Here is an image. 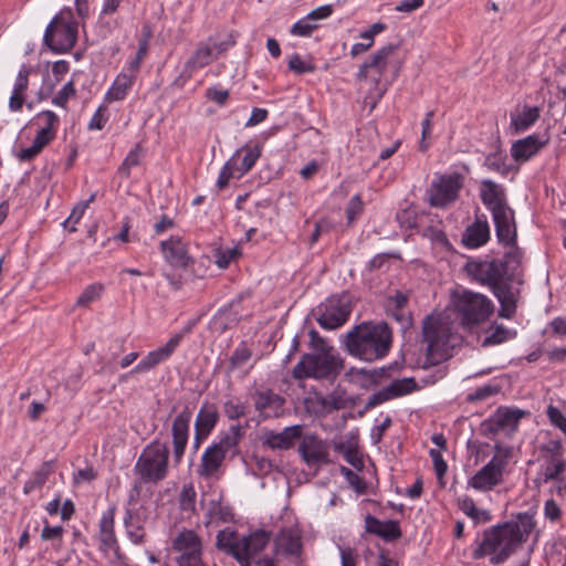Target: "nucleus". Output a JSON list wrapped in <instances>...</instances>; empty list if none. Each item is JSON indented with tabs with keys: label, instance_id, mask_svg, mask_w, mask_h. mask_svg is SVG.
<instances>
[{
	"label": "nucleus",
	"instance_id": "1",
	"mask_svg": "<svg viewBox=\"0 0 566 566\" xmlns=\"http://www.w3.org/2000/svg\"><path fill=\"white\" fill-rule=\"evenodd\" d=\"M535 526L533 513H518L515 520L484 530L472 556L474 559L489 557L493 565L503 564L523 546Z\"/></svg>",
	"mask_w": 566,
	"mask_h": 566
},
{
	"label": "nucleus",
	"instance_id": "2",
	"mask_svg": "<svg viewBox=\"0 0 566 566\" xmlns=\"http://www.w3.org/2000/svg\"><path fill=\"white\" fill-rule=\"evenodd\" d=\"M391 345L392 332L385 322H363L344 336L346 352L368 363L385 358Z\"/></svg>",
	"mask_w": 566,
	"mask_h": 566
},
{
	"label": "nucleus",
	"instance_id": "3",
	"mask_svg": "<svg viewBox=\"0 0 566 566\" xmlns=\"http://www.w3.org/2000/svg\"><path fill=\"white\" fill-rule=\"evenodd\" d=\"M310 337L313 353L302 356L294 366L292 376L298 380L335 378L343 368V359L315 329L310 332Z\"/></svg>",
	"mask_w": 566,
	"mask_h": 566
},
{
	"label": "nucleus",
	"instance_id": "4",
	"mask_svg": "<svg viewBox=\"0 0 566 566\" xmlns=\"http://www.w3.org/2000/svg\"><path fill=\"white\" fill-rule=\"evenodd\" d=\"M510 245L503 260H469L465 263L468 275L482 285H488L491 291L504 283L511 281L522 260V251L513 243Z\"/></svg>",
	"mask_w": 566,
	"mask_h": 566
},
{
	"label": "nucleus",
	"instance_id": "5",
	"mask_svg": "<svg viewBox=\"0 0 566 566\" xmlns=\"http://www.w3.org/2000/svg\"><path fill=\"white\" fill-rule=\"evenodd\" d=\"M422 334L427 344L428 358L432 364L450 357L451 350L459 340L455 325L451 315L447 313L427 316L422 323Z\"/></svg>",
	"mask_w": 566,
	"mask_h": 566
},
{
	"label": "nucleus",
	"instance_id": "6",
	"mask_svg": "<svg viewBox=\"0 0 566 566\" xmlns=\"http://www.w3.org/2000/svg\"><path fill=\"white\" fill-rule=\"evenodd\" d=\"M480 196L482 202L492 212L499 241L501 243L516 241L514 212L506 203L503 188L492 180H483Z\"/></svg>",
	"mask_w": 566,
	"mask_h": 566
},
{
	"label": "nucleus",
	"instance_id": "7",
	"mask_svg": "<svg viewBox=\"0 0 566 566\" xmlns=\"http://www.w3.org/2000/svg\"><path fill=\"white\" fill-rule=\"evenodd\" d=\"M451 306L460 324L465 328H473L484 323L494 311V305L489 297L469 290L452 293Z\"/></svg>",
	"mask_w": 566,
	"mask_h": 566
},
{
	"label": "nucleus",
	"instance_id": "8",
	"mask_svg": "<svg viewBox=\"0 0 566 566\" xmlns=\"http://www.w3.org/2000/svg\"><path fill=\"white\" fill-rule=\"evenodd\" d=\"M169 449L166 443L154 440L147 444L139 454L134 471L139 482L144 484H158L169 473Z\"/></svg>",
	"mask_w": 566,
	"mask_h": 566
},
{
	"label": "nucleus",
	"instance_id": "9",
	"mask_svg": "<svg viewBox=\"0 0 566 566\" xmlns=\"http://www.w3.org/2000/svg\"><path fill=\"white\" fill-rule=\"evenodd\" d=\"M77 21L70 8H63L48 24L43 43L54 53H66L76 44Z\"/></svg>",
	"mask_w": 566,
	"mask_h": 566
},
{
	"label": "nucleus",
	"instance_id": "10",
	"mask_svg": "<svg viewBox=\"0 0 566 566\" xmlns=\"http://www.w3.org/2000/svg\"><path fill=\"white\" fill-rule=\"evenodd\" d=\"M494 449L495 453L490 462L468 481L469 488L485 492L503 483V473L512 458L513 448L496 444Z\"/></svg>",
	"mask_w": 566,
	"mask_h": 566
},
{
	"label": "nucleus",
	"instance_id": "11",
	"mask_svg": "<svg viewBox=\"0 0 566 566\" xmlns=\"http://www.w3.org/2000/svg\"><path fill=\"white\" fill-rule=\"evenodd\" d=\"M274 553L289 562L300 565L303 562V532L297 523L281 527L273 539Z\"/></svg>",
	"mask_w": 566,
	"mask_h": 566
},
{
	"label": "nucleus",
	"instance_id": "12",
	"mask_svg": "<svg viewBox=\"0 0 566 566\" xmlns=\"http://www.w3.org/2000/svg\"><path fill=\"white\" fill-rule=\"evenodd\" d=\"M463 187V177L453 172L440 175L432 182L428 190L429 205L434 208H446L458 199Z\"/></svg>",
	"mask_w": 566,
	"mask_h": 566
},
{
	"label": "nucleus",
	"instance_id": "13",
	"mask_svg": "<svg viewBox=\"0 0 566 566\" xmlns=\"http://www.w3.org/2000/svg\"><path fill=\"white\" fill-rule=\"evenodd\" d=\"M179 566H206L201 560V541L192 530H182L172 541Z\"/></svg>",
	"mask_w": 566,
	"mask_h": 566
},
{
	"label": "nucleus",
	"instance_id": "14",
	"mask_svg": "<svg viewBox=\"0 0 566 566\" xmlns=\"http://www.w3.org/2000/svg\"><path fill=\"white\" fill-rule=\"evenodd\" d=\"M317 322L325 329H336L344 325L352 312L349 302L346 298L333 296L322 305Z\"/></svg>",
	"mask_w": 566,
	"mask_h": 566
},
{
	"label": "nucleus",
	"instance_id": "15",
	"mask_svg": "<svg viewBox=\"0 0 566 566\" xmlns=\"http://www.w3.org/2000/svg\"><path fill=\"white\" fill-rule=\"evenodd\" d=\"M525 411L517 408H499L492 417L483 422L485 432L511 436L518 427L520 420L525 416Z\"/></svg>",
	"mask_w": 566,
	"mask_h": 566
},
{
	"label": "nucleus",
	"instance_id": "16",
	"mask_svg": "<svg viewBox=\"0 0 566 566\" xmlns=\"http://www.w3.org/2000/svg\"><path fill=\"white\" fill-rule=\"evenodd\" d=\"M190 331L187 327L185 332L174 335L164 346L149 352L130 371V374H144L154 369L159 364L166 361L176 348L179 346L184 335Z\"/></svg>",
	"mask_w": 566,
	"mask_h": 566
},
{
	"label": "nucleus",
	"instance_id": "17",
	"mask_svg": "<svg viewBox=\"0 0 566 566\" xmlns=\"http://www.w3.org/2000/svg\"><path fill=\"white\" fill-rule=\"evenodd\" d=\"M298 453L307 467H321L329 462L328 444L316 434H306L298 444Z\"/></svg>",
	"mask_w": 566,
	"mask_h": 566
},
{
	"label": "nucleus",
	"instance_id": "18",
	"mask_svg": "<svg viewBox=\"0 0 566 566\" xmlns=\"http://www.w3.org/2000/svg\"><path fill=\"white\" fill-rule=\"evenodd\" d=\"M398 50V45L394 43H389L384 45L379 50H377L369 59V61L365 62L360 65L359 71L357 73L358 80H366L369 73L374 72L376 76L373 77V81L378 85L381 76L384 75L387 66L389 64L390 57Z\"/></svg>",
	"mask_w": 566,
	"mask_h": 566
},
{
	"label": "nucleus",
	"instance_id": "19",
	"mask_svg": "<svg viewBox=\"0 0 566 566\" xmlns=\"http://www.w3.org/2000/svg\"><path fill=\"white\" fill-rule=\"evenodd\" d=\"M191 411L186 407L172 421V458L176 465L181 462L189 439Z\"/></svg>",
	"mask_w": 566,
	"mask_h": 566
},
{
	"label": "nucleus",
	"instance_id": "20",
	"mask_svg": "<svg viewBox=\"0 0 566 566\" xmlns=\"http://www.w3.org/2000/svg\"><path fill=\"white\" fill-rule=\"evenodd\" d=\"M223 50V43H217L212 39H209L207 42H200L191 56L186 61L184 73L190 77L195 71L209 65L217 59L216 51L221 52Z\"/></svg>",
	"mask_w": 566,
	"mask_h": 566
},
{
	"label": "nucleus",
	"instance_id": "21",
	"mask_svg": "<svg viewBox=\"0 0 566 566\" xmlns=\"http://www.w3.org/2000/svg\"><path fill=\"white\" fill-rule=\"evenodd\" d=\"M303 436V426L294 424L285 427L282 431H264L261 440L262 444L271 450H290L295 442Z\"/></svg>",
	"mask_w": 566,
	"mask_h": 566
},
{
	"label": "nucleus",
	"instance_id": "22",
	"mask_svg": "<svg viewBox=\"0 0 566 566\" xmlns=\"http://www.w3.org/2000/svg\"><path fill=\"white\" fill-rule=\"evenodd\" d=\"M269 542L270 536L264 531L242 536L238 557L240 566H251L252 560L266 547Z\"/></svg>",
	"mask_w": 566,
	"mask_h": 566
},
{
	"label": "nucleus",
	"instance_id": "23",
	"mask_svg": "<svg viewBox=\"0 0 566 566\" xmlns=\"http://www.w3.org/2000/svg\"><path fill=\"white\" fill-rule=\"evenodd\" d=\"M285 399L280 395L266 390L255 396L254 406L263 418H280L284 415Z\"/></svg>",
	"mask_w": 566,
	"mask_h": 566
},
{
	"label": "nucleus",
	"instance_id": "24",
	"mask_svg": "<svg viewBox=\"0 0 566 566\" xmlns=\"http://www.w3.org/2000/svg\"><path fill=\"white\" fill-rule=\"evenodd\" d=\"M160 249L165 260L172 266L186 268L190 261L186 244L178 237H171L160 242Z\"/></svg>",
	"mask_w": 566,
	"mask_h": 566
},
{
	"label": "nucleus",
	"instance_id": "25",
	"mask_svg": "<svg viewBox=\"0 0 566 566\" xmlns=\"http://www.w3.org/2000/svg\"><path fill=\"white\" fill-rule=\"evenodd\" d=\"M366 532L375 534L387 542L396 541L401 536L397 521H380L375 516L367 515L365 518Z\"/></svg>",
	"mask_w": 566,
	"mask_h": 566
},
{
	"label": "nucleus",
	"instance_id": "26",
	"mask_svg": "<svg viewBox=\"0 0 566 566\" xmlns=\"http://www.w3.org/2000/svg\"><path fill=\"white\" fill-rule=\"evenodd\" d=\"M490 239V227L486 220H476L467 227L463 235L462 243L468 248H480L484 245Z\"/></svg>",
	"mask_w": 566,
	"mask_h": 566
},
{
	"label": "nucleus",
	"instance_id": "27",
	"mask_svg": "<svg viewBox=\"0 0 566 566\" xmlns=\"http://www.w3.org/2000/svg\"><path fill=\"white\" fill-rule=\"evenodd\" d=\"M98 539L99 547L104 553L117 551V542L114 533V513L113 511L105 512L98 524Z\"/></svg>",
	"mask_w": 566,
	"mask_h": 566
},
{
	"label": "nucleus",
	"instance_id": "28",
	"mask_svg": "<svg viewBox=\"0 0 566 566\" xmlns=\"http://www.w3.org/2000/svg\"><path fill=\"white\" fill-rule=\"evenodd\" d=\"M544 145L545 143L537 135H530L512 145V157L516 161H526L536 155Z\"/></svg>",
	"mask_w": 566,
	"mask_h": 566
},
{
	"label": "nucleus",
	"instance_id": "29",
	"mask_svg": "<svg viewBox=\"0 0 566 566\" xmlns=\"http://www.w3.org/2000/svg\"><path fill=\"white\" fill-rule=\"evenodd\" d=\"M136 76L129 72L119 73L106 93L105 99L108 103L123 101L130 91Z\"/></svg>",
	"mask_w": 566,
	"mask_h": 566
},
{
	"label": "nucleus",
	"instance_id": "30",
	"mask_svg": "<svg viewBox=\"0 0 566 566\" xmlns=\"http://www.w3.org/2000/svg\"><path fill=\"white\" fill-rule=\"evenodd\" d=\"M219 419L217 406L214 403L206 402L201 406L197 416L195 428L198 433L208 436L216 427Z\"/></svg>",
	"mask_w": 566,
	"mask_h": 566
},
{
	"label": "nucleus",
	"instance_id": "31",
	"mask_svg": "<svg viewBox=\"0 0 566 566\" xmlns=\"http://www.w3.org/2000/svg\"><path fill=\"white\" fill-rule=\"evenodd\" d=\"M493 294L500 302V316L511 318L516 311V296L511 286L505 282L492 290Z\"/></svg>",
	"mask_w": 566,
	"mask_h": 566
},
{
	"label": "nucleus",
	"instance_id": "32",
	"mask_svg": "<svg viewBox=\"0 0 566 566\" xmlns=\"http://www.w3.org/2000/svg\"><path fill=\"white\" fill-rule=\"evenodd\" d=\"M224 457L218 452L212 446L208 447L198 468V474L202 478L213 476L222 465Z\"/></svg>",
	"mask_w": 566,
	"mask_h": 566
},
{
	"label": "nucleus",
	"instance_id": "33",
	"mask_svg": "<svg viewBox=\"0 0 566 566\" xmlns=\"http://www.w3.org/2000/svg\"><path fill=\"white\" fill-rule=\"evenodd\" d=\"M243 433V427L239 424L231 426L229 430L219 439V441L212 444V447L226 458L229 452H237L239 441L241 440Z\"/></svg>",
	"mask_w": 566,
	"mask_h": 566
},
{
	"label": "nucleus",
	"instance_id": "34",
	"mask_svg": "<svg viewBox=\"0 0 566 566\" xmlns=\"http://www.w3.org/2000/svg\"><path fill=\"white\" fill-rule=\"evenodd\" d=\"M240 543L241 537L239 536V534L229 527L220 531L217 535L218 548L231 554L237 560L240 552L239 548L241 546Z\"/></svg>",
	"mask_w": 566,
	"mask_h": 566
},
{
	"label": "nucleus",
	"instance_id": "35",
	"mask_svg": "<svg viewBox=\"0 0 566 566\" xmlns=\"http://www.w3.org/2000/svg\"><path fill=\"white\" fill-rule=\"evenodd\" d=\"M539 117L537 107L524 106L518 114L511 115V127L516 132H523L532 126Z\"/></svg>",
	"mask_w": 566,
	"mask_h": 566
},
{
	"label": "nucleus",
	"instance_id": "36",
	"mask_svg": "<svg viewBox=\"0 0 566 566\" xmlns=\"http://www.w3.org/2000/svg\"><path fill=\"white\" fill-rule=\"evenodd\" d=\"M244 151H245V154L241 160V164L238 165L235 163V170L238 172V175H237L238 179L241 178L243 175H245L248 171H250L252 169V167L255 165L256 160L261 156V149L259 146L244 148ZM237 153H238V155L235 156V158L239 156L240 151H237Z\"/></svg>",
	"mask_w": 566,
	"mask_h": 566
},
{
	"label": "nucleus",
	"instance_id": "37",
	"mask_svg": "<svg viewBox=\"0 0 566 566\" xmlns=\"http://www.w3.org/2000/svg\"><path fill=\"white\" fill-rule=\"evenodd\" d=\"M143 157L144 149L139 144H136L119 166L118 174L126 178L129 177L132 168L138 166Z\"/></svg>",
	"mask_w": 566,
	"mask_h": 566
},
{
	"label": "nucleus",
	"instance_id": "38",
	"mask_svg": "<svg viewBox=\"0 0 566 566\" xmlns=\"http://www.w3.org/2000/svg\"><path fill=\"white\" fill-rule=\"evenodd\" d=\"M52 463L51 462H44L39 471L34 473V475L25 482L24 484V492L30 493L31 491L41 488L46 482L49 475L52 472Z\"/></svg>",
	"mask_w": 566,
	"mask_h": 566
},
{
	"label": "nucleus",
	"instance_id": "39",
	"mask_svg": "<svg viewBox=\"0 0 566 566\" xmlns=\"http://www.w3.org/2000/svg\"><path fill=\"white\" fill-rule=\"evenodd\" d=\"M417 388L413 378H402L390 382L387 386V391H390L392 398L400 397L412 392Z\"/></svg>",
	"mask_w": 566,
	"mask_h": 566
},
{
	"label": "nucleus",
	"instance_id": "40",
	"mask_svg": "<svg viewBox=\"0 0 566 566\" xmlns=\"http://www.w3.org/2000/svg\"><path fill=\"white\" fill-rule=\"evenodd\" d=\"M566 470V460L563 459H547V464L544 471V482L557 481Z\"/></svg>",
	"mask_w": 566,
	"mask_h": 566
},
{
	"label": "nucleus",
	"instance_id": "41",
	"mask_svg": "<svg viewBox=\"0 0 566 566\" xmlns=\"http://www.w3.org/2000/svg\"><path fill=\"white\" fill-rule=\"evenodd\" d=\"M247 409V405L235 397H230L223 402V412L231 420L244 417Z\"/></svg>",
	"mask_w": 566,
	"mask_h": 566
},
{
	"label": "nucleus",
	"instance_id": "42",
	"mask_svg": "<svg viewBox=\"0 0 566 566\" xmlns=\"http://www.w3.org/2000/svg\"><path fill=\"white\" fill-rule=\"evenodd\" d=\"M104 291V285L94 283L85 287L76 301L77 306H87L90 303L98 300Z\"/></svg>",
	"mask_w": 566,
	"mask_h": 566
},
{
	"label": "nucleus",
	"instance_id": "43",
	"mask_svg": "<svg viewBox=\"0 0 566 566\" xmlns=\"http://www.w3.org/2000/svg\"><path fill=\"white\" fill-rule=\"evenodd\" d=\"M238 153H235L222 167L218 180H217V187L219 190H222L226 188L232 178H237V170H235V156Z\"/></svg>",
	"mask_w": 566,
	"mask_h": 566
},
{
	"label": "nucleus",
	"instance_id": "44",
	"mask_svg": "<svg viewBox=\"0 0 566 566\" xmlns=\"http://www.w3.org/2000/svg\"><path fill=\"white\" fill-rule=\"evenodd\" d=\"M147 52H148V38L144 36L143 39L139 40V46H138L135 57L128 63L127 72L137 76V74L140 70L142 62L144 61L145 56L147 55Z\"/></svg>",
	"mask_w": 566,
	"mask_h": 566
},
{
	"label": "nucleus",
	"instance_id": "45",
	"mask_svg": "<svg viewBox=\"0 0 566 566\" xmlns=\"http://www.w3.org/2000/svg\"><path fill=\"white\" fill-rule=\"evenodd\" d=\"M237 322L238 318L230 308L219 311L213 319L214 326L218 327L220 332L231 328Z\"/></svg>",
	"mask_w": 566,
	"mask_h": 566
},
{
	"label": "nucleus",
	"instance_id": "46",
	"mask_svg": "<svg viewBox=\"0 0 566 566\" xmlns=\"http://www.w3.org/2000/svg\"><path fill=\"white\" fill-rule=\"evenodd\" d=\"M289 69L296 74H304L314 72L315 65L311 60H304L295 53L289 60Z\"/></svg>",
	"mask_w": 566,
	"mask_h": 566
},
{
	"label": "nucleus",
	"instance_id": "47",
	"mask_svg": "<svg viewBox=\"0 0 566 566\" xmlns=\"http://www.w3.org/2000/svg\"><path fill=\"white\" fill-rule=\"evenodd\" d=\"M126 530L129 538L134 544H140L145 537L144 527L139 525L138 520L129 516L125 521Z\"/></svg>",
	"mask_w": 566,
	"mask_h": 566
},
{
	"label": "nucleus",
	"instance_id": "48",
	"mask_svg": "<svg viewBox=\"0 0 566 566\" xmlns=\"http://www.w3.org/2000/svg\"><path fill=\"white\" fill-rule=\"evenodd\" d=\"M86 209H87V202L77 203L71 211L70 217L63 222L64 229H66L71 232H75L76 231L75 226L82 219Z\"/></svg>",
	"mask_w": 566,
	"mask_h": 566
},
{
	"label": "nucleus",
	"instance_id": "49",
	"mask_svg": "<svg viewBox=\"0 0 566 566\" xmlns=\"http://www.w3.org/2000/svg\"><path fill=\"white\" fill-rule=\"evenodd\" d=\"M251 358V350L244 345L235 348L230 357V368L235 369L243 366Z\"/></svg>",
	"mask_w": 566,
	"mask_h": 566
},
{
	"label": "nucleus",
	"instance_id": "50",
	"mask_svg": "<svg viewBox=\"0 0 566 566\" xmlns=\"http://www.w3.org/2000/svg\"><path fill=\"white\" fill-rule=\"evenodd\" d=\"M317 27V24L312 23V21L305 17L293 24L291 33L297 36H308Z\"/></svg>",
	"mask_w": 566,
	"mask_h": 566
},
{
	"label": "nucleus",
	"instance_id": "51",
	"mask_svg": "<svg viewBox=\"0 0 566 566\" xmlns=\"http://www.w3.org/2000/svg\"><path fill=\"white\" fill-rule=\"evenodd\" d=\"M546 415L551 423L566 436V418L563 412L557 407L549 405L547 407Z\"/></svg>",
	"mask_w": 566,
	"mask_h": 566
},
{
	"label": "nucleus",
	"instance_id": "52",
	"mask_svg": "<svg viewBox=\"0 0 566 566\" xmlns=\"http://www.w3.org/2000/svg\"><path fill=\"white\" fill-rule=\"evenodd\" d=\"M509 331L504 328L503 326H496L494 329L491 331L490 335H488L484 339L482 345L489 346V345H497L509 339Z\"/></svg>",
	"mask_w": 566,
	"mask_h": 566
},
{
	"label": "nucleus",
	"instance_id": "53",
	"mask_svg": "<svg viewBox=\"0 0 566 566\" xmlns=\"http://www.w3.org/2000/svg\"><path fill=\"white\" fill-rule=\"evenodd\" d=\"M74 95H75V87H74L73 82L70 81L53 97L52 103L56 106L65 107L69 98Z\"/></svg>",
	"mask_w": 566,
	"mask_h": 566
},
{
	"label": "nucleus",
	"instance_id": "54",
	"mask_svg": "<svg viewBox=\"0 0 566 566\" xmlns=\"http://www.w3.org/2000/svg\"><path fill=\"white\" fill-rule=\"evenodd\" d=\"M408 303V295L397 291L395 295L387 298V311H403Z\"/></svg>",
	"mask_w": 566,
	"mask_h": 566
},
{
	"label": "nucleus",
	"instance_id": "55",
	"mask_svg": "<svg viewBox=\"0 0 566 566\" xmlns=\"http://www.w3.org/2000/svg\"><path fill=\"white\" fill-rule=\"evenodd\" d=\"M182 510H192L196 503V492L192 486H184L179 496Z\"/></svg>",
	"mask_w": 566,
	"mask_h": 566
},
{
	"label": "nucleus",
	"instance_id": "56",
	"mask_svg": "<svg viewBox=\"0 0 566 566\" xmlns=\"http://www.w3.org/2000/svg\"><path fill=\"white\" fill-rule=\"evenodd\" d=\"M29 74H30V67H28L27 65H22V67L20 69L19 73H18V76H17V80H15V83L13 86V91H15L17 93H22V94L25 93V91L28 90V86H29Z\"/></svg>",
	"mask_w": 566,
	"mask_h": 566
},
{
	"label": "nucleus",
	"instance_id": "57",
	"mask_svg": "<svg viewBox=\"0 0 566 566\" xmlns=\"http://www.w3.org/2000/svg\"><path fill=\"white\" fill-rule=\"evenodd\" d=\"M544 515L551 522H557L562 517V510L557 502L553 499H549L544 504Z\"/></svg>",
	"mask_w": 566,
	"mask_h": 566
},
{
	"label": "nucleus",
	"instance_id": "58",
	"mask_svg": "<svg viewBox=\"0 0 566 566\" xmlns=\"http://www.w3.org/2000/svg\"><path fill=\"white\" fill-rule=\"evenodd\" d=\"M55 137V132H50L49 128H40L36 133L33 145L42 151V149Z\"/></svg>",
	"mask_w": 566,
	"mask_h": 566
},
{
	"label": "nucleus",
	"instance_id": "59",
	"mask_svg": "<svg viewBox=\"0 0 566 566\" xmlns=\"http://www.w3.org/2000/svg\"><path fill=\"white\" fill-rule=\"evenodd\" d=\"M318 402L322 406L324 412H331L343 408L340 399L334 395H327L318 398Z\"/></svg>",
	"mask_w": 566,
	"mask_h": 566
},
{
	"label": "nucleus",
	"instance_id": "60",
	"mask_svg": "<svg viewBox=\"0 0 566 566\" xmlns=\"http://www.w3.org/2000/svg\"><path fill=\"white\" fill-rule=\"evenodd\" d=\"M96 472L92 467H86L84 469H80L74 475H73V483L75 485L82 484L84 482H92L96 479Z\"/></svg>",
	"mask_w": 566,
	"mask_h": 566
},
{
	"label": "nucleus",
	"instance_id": "61",
	"mask_svg": "<svg viewBox=\"0 0 566 566\" xmlns=\"http://www.w3.org/2000/svg\"><path fill=\"white\" fill-rule=\"evenodd\" d=\"M363 211V201L359 195H355L348 202L346 213L348 221L352 222Z\"/></svg>",
	"mask_w": 566,
	"mask_h": 566
},
{
	"label": "nucleus",
	"instance_id": "62",
	"mask_svg": "<svg viewBox=\"0 0 566 566\" xmlns=\"http://www.w3.org/2000/svg\"><path fill=\"white\" fill-rule=\"evenodd\" d=\"M543 451L549 455L548 459L564 458V447L559 440L549 441L543 447Z\"/></svg>",
	"mask_w": 566,
	"mask_h": 566
},
{
	"label": "nucleus",
	"instance_id": "63",
	"mask_svg": "<svg viewBox=\"0 0 566 566\" xmlns=\"http://www.w3.org/2000/svg\"><path fill=\"white\" fill-rule=\"evenodd\" d=\"M430 457L433 461L436 474L439 479H441L446 474L448 465H447L446 461L443 460L440 451L431 449Z\"/></svg>",
	"mask_w": 566,
	"mask_h": 566
},
{
	"label": "nucleus",
	"instance_id": "64",
	"mask_svg": "<svg viewBox=\"0 0 566 566\" xmlns=\"http://www.w3.org/2000/svg\"><path fill=\"white\" fill-rule=\"evenodd\" d=\"M238 251L235 249H227L217 253L216 263L220 269L229 266L230 262L235 259Z\"/></svg>",
	"mask_w": 566,
	"mask_h": 566
}]
</instances>
